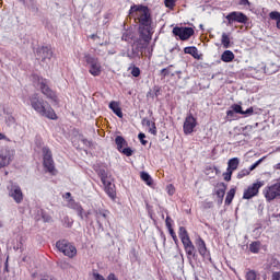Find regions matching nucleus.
<instances>
[{"label":"nucleus","instance_id":"12","mask_svg":"<svg viewBox=\"0 0 280 280\" xmlns=\"http://www.w3.org/2000/svg\"><path fill=\"white\" fill-rule=\"evenodd\" d=\"M10 198H13L16 205H21L23 202V190H21V186L18 184H11L8 187Z\"/></svg>","mask_w":280,"mask_h":280},{"label":"nucleus","instance_id":"19","mask_svg":"<svg viewBox=\"0 0 280 280\" xmlns=\"http://www.w3.org/2000/svg\"><path fill=\"white\" fill-rule=\"evenodd\" d=\"M95 218H96V222L100 226V229H102V224H104V222H108V213H110L108 210H95Z\"/></svg>","mask_w":280,"mask_h":280},{"label":"nucleus","instance_id":"27","mask_svg":"<svg viewBox=\"0 0 280 280\" xmlns=\"http://www.w3.org/2000/svg\"><path fill=\"white\" fill-rule=\"evenodd\" d=\"M178 235L182 240V244L191 241V238H189V233L187 232V229H185V226H179Z\"/></svg>","mask_w":280,"mask_h":280},{"label":"nucleus","instance_id":"17","mask_svg":"<svg viewBox=\"0 0 280 280\" xmlns=\"http://www.w3.org/2000/svg\"><path fill=\"white\" fill-rule=\"evenodd\" d=\"M36 55L38 59H42V61L45 62L46 60H51L54 51H51V48L43 46L40 48H37Z\"/></svg>","mask_w":280,"mask_h":280},{"label":"nucleus","instance_id":"23","mask_svg":"<svg viewBox=\"0 0 280 280\" xmlns=\"http://www.w3.org/2000/svg\"><path fill=\"white\" fill-rule=\"evenodd\" d=\"M109 108L113 110L114 114H116L119 119H124V112H121V107L119 106V102L112 101L109 103Z\"/></svg>","mask_w":280,"mask_h":280},{"label":"nucleus","instance_id":"46","mask_svg":"<svg viewBox=\"0 0 280 280\" xmlns=\"http://www.w3.org/2000/svg\"><path fill=\"white\" fill-rule=\"evenodd\" d=\"M248 174H250L249 168L248 170L244 168L241 172H238L237 178H244V176H248Z\"/></svg>","mask_w":280,"mask_h":280},{"label":"nucleus","instance_id":"15","mask_svg":"<svg viewBox=\"0 0 280 280\" xmlns=\"http://www.w3.org/2000/svg\"><path fill=\"white\" fill-rule=\"evenodd\" d=\"M183 246L190 266H194L191 264V260L198 259V254L196 253V246H194V243L191 241H187L186 243H183Z\"/></svg>","mask_w":280,"mask_h":280},{"label":"nucleus","instance_id":"9","mask_svg":"<svg viewBox=\"0 0 280 280\" xmlns=\"http://www.w3.org/2000/svg\"><path fill=\"white\" fill-rule=\"evenodd\" d=\"M173 34L174 36H178L179 40H189V38L194 36L195 31L192 27L175 26Z\"/></svg>","mask_w":280,"mask_h":280},{"label":"nucleus","instance_id":"26","mask_svg":"<svg viewBox=\"0 0 280 280\" xmlns=\"http://www.w3.org/2000/svg\"><path fill=\"white\" fill-rule=\"evenodd\" d=\"M115 143L117 145L118 152H121L124 148H128V141H126V139H124L121 136H117L115 138Z\"/></svg>","mask_w":280,"mask_h":280},{"label":"nucleus","instance_id":"10","mask_svg":"<svg viewBox=\"0 0 280 280\" xmlns=\"http://www.w3.org/2000/svg\"><path fill=\"white\" fill-rule=\"evenodd\" d=\"M43 159H44V167L47 170V172H49L50 174H52V172L56 171V166L54 165V158L51 155V150H49V148L44 147L43 148Z\"/></svg>","mask_w":280,"mask_h":280},{"label":"nucleus","instance_id":"14","mask_svg":"<svg viewBox=\"0 0 280 280\" xmlns=\"http://www.w3.org/2000/svg\"><path fill=\"white\" fill-rule=\"evenodd\" d=\"M198 126V121L194 117V115L189 114L186 116L185 121H184V135H191L194 132V128Z\"/></svg>","mask_w":280,"mask_h":280},{"label":"nucleus","instance_id":"7","mask_svg":"<svg viewBox=\"0 0 280 280\" xmlns=\"http://www.w3.org/2000/svg\"><path fill=\"white\" fill-rule=\"evenodd\" d=\"M262 194L268 202H272V200H277V198H280V182L265 187Z\"/></svg>","mask_w":280,"mask_h":280},{"label":"nucleus","instance_id":"55","mask_svg":"<svg viewBox=\"0 0 280 280\" xmlns=\"http://www.w3.org/2000/svg\"><path fill=\"white\" fill-rule=\"evenodd\" d=\"M31 10L33 12H38V7L36 5V2H34V0H31Z\"/></svg>","mask_w":280,"mask_h":280},{"label":"nucleus","instance_id":"54","mask_svg":"<svg viewBox=\"0 0 280 280\" xmlns=\"http://www.w3.org/2000/svg\"><path fill=\"white\" fill-rule=\"evenodd\" d=\"M235 109L232 108L230 110L226 112V116L230 118V119H233V117H235Z\"/></svg>","mask_w":280,"mask_h":280},{"label":"nucleus","instance_id":"2","mask_svg":"<svg viewBox=\"0 0 280 280\" xmlns=\"http://www.w3.org/2000/svg\"><path fill=\"white\" fill-rule=\"evenodd\" d=\"M32 81L35 84V86L39 88L40 93H43V95H45V97H47V100L55 102V104L58 103V96L56 95L54 90H51V88H49V80H47L38 74H33Z\"/></svg>","mask_w":280,"mask_h":280},{"label":"nucleus","instance_id":"3","mask_svg":"<svg viewBox=\"0 0 280 280\" xmlns=\"http://www.w3.org/2000/svg\"><path fill=\"white\" fill-rule=\"evenodd\" d=\"M135 12L137 13L140 27L152 26V15H150V9L148 7L133 4L129 10V14L132 16Z\"/></svg>","mask_w":280,"mask_h":280},{"label":"nucleus","instance_id":"48","mask_svg":"<svg viewBox=\"0 0 280 280\" xmlns=\"http://www.w3.org/2000/svg\"><path fill=\"white\" fill-rule=\"evenodd\" d=\"M168 233H170L171 237L173 238V242H175V244H178V237L176 236V232H174L173 228H171V230H168Z\"/></svg>","mask_w":280,"mask_h":280},{"label":"nucleus","instance_id":"30","mask_svg":"<svg viewBox=\"0 0 280 280\" xmlns=\"http://www.w3.org/2000/svg\"><path fill=\"white\" fill-rule=\"evenodd\" d=\"M264 71L266 75H273V73H277V71H279V67L275 63H271L269 66H266Z\"/></svg>","mask_w":280,"mask_h":280},{"label":"nucleus","instance_id":"59","mask_svg":"<svg viewBox=\"0 0 280 280\" xmlns=\"http://www.w3.org/2000/svg\"><path fill=\"white\" fill-rule=\"evenodd\" d=\"M238 4L240 5H250V1H248V0H240Z\"/></svg>","mask_w":280,"mask_h":280},{"label":"nucleus","instance_id":"16","mask_svg":"<svg viewBox=\"0 0 280 280\" xmlns=\"http://www.w3.org/2000/svg\"><path fill=\"white\" fill-rule=\"evenodd\" d=\"M150 27L151 26H144V27L140 26L139 27L140 38L138 40H140V43H142V45H144V47H148V45L152 40V33L150 32Z\"/></svg>","mask_w":280,"mask_h":280},{"label":"nucleus","instance_id":"43","mask_svg":"<svg viewBox=\"0 0 280 280\" xmlns=\"http://www.w3.org/2000/svg\"><path fill=\"white\" fill-rule=\"evenodd\" d=\"M138 139H139L140 143H141L142 145H148V141L145 140V133L140 132V133L138 135Z\"/></svg>","mask_w":280,"mask_h":280},{"label":"nucleus","instance_id":"42","mask_svg":"<svg viewBox=\"0 0 280 280\" xmlns=\"http://www.w3.org/2000/svg\"><path fill=\"white\" fill-rule=\"evenodd\" d=\"M121 40H125L126 43H130V40H132V33L126 31L121 36Z\"/></svg>","mask_w":280,"mask_h":280},{"label":"nucleus","instance_id":"58","mask_svg":"<svg viewBox=\"0 0 280 280\" xmlns=\"http://www.w3.org/2000/svg\"><path fill=\"white\" fill-rule=\"evenodd\" d=\"M272 280H280V272L279 271H276L272 273Z\"/></svg>","mask_w":280,"mask_h":280},{"label":"nucleus","instance_id":"24","mask_svg":"<svg viewBox=\"0 0 280 280\" xmlns=\"http://www.w3.org/2000/svg\"><path fill=\"white\" fill-rule=\"evenodd\" d=\"M196 246L198 248L199 255H201V257H207V244L205 243V240H202V237H199L196 241Z\"/></svg>","mask_w":280,"mask_h":280},{"label":"nucleus","instance_id":"31","mask_svg":"<svg viewBox=\"0 0 280 280\" xmlns=\"http://www.w3.org/2000/svg\"><path fill=\"white\" fill-rule=\"evenodd\" d=\"M140 178L149 186L151 187V185L154 183V180H152V176H150V174L148 172H141L140 173Z\"/></svg>","mask_w":280,"mask_h":280},{"label":"nucleus","instance_id":"57","mask_svg":"<svg viewBox=\"0 0 280 280\" xmlns=\"http://www.w3.org/2000/svg\"><path fill=\"white\" fill-rule=\"evenodd\" d=\"M93 277L95 280H106V278H104V276L100 275L98 272H94Z\"/></svg>","mask_w":280,"mask_h":280},{"label":"nucleus","instance_id":"38","mask_svg":"<svg viewBox=\"0 0 280 280\" xmlns=\"http://www.w3.org/2000/svg\"><path fill=\"white\" fill-rule=\"evenodd\" d=\"M266 159V156H262L261 159H259L258 161H256L254 164H252L249 166V172H253L255 170H257V167H259V165H261V163H264V160Z\"/></svg>","mask_w":280,"mask_h":280},{"label":"nucleus","instance_id":"6","mask_svg":"<svg viewBox=\"0 0 280 280\" xmlns=\"http://www.w3.org/2000/svg\"><path fill=\"white\" fill-rule=\"evenodd\" d=\"M14 149H10L8 147L0 150V170L8 167V165L14 161Z\"/></svg>","mask_w":280,"mask_h":280},{"label":"nucleus","instance_id":"60","mask_svg":"<svg viewBox=\"0 0 280 280\" xmlns=\"http://www.w3.org/2000/svg\"><path fill=\"white\" fill-rule=\"evenodd\" d=\"M142 124L145 125V126H148L149 128H150V126L152 125V122H151L150 119H148V118H143V119H142Z\"/></svg>","mask_w":280,"mask_h":280},{"label":"nucleus","instance_id":"56","mask_svg":"<svg viewBox=\"0 0 280 280\" xmlns=\"http://www.w3.org/2000/svg\"><path fill=\"white\" fill-rule=\"evenodd\" d=\"M165 224H166V228H167L168 230L173 229V228H172V218L166 217Z\"/></svg>","mask_w":280,"mask_h":280},{"label":"nucleus","instance_id":"62","mask_svg":"<svg viewBox=\"0 0 280 280\" xmlns=\"http://www.w3.org/2000/svg\"><path fill=\"white\" fill-rule=\"evenodd\" d=\"M107 280H119L115 273H109Z\"/></svg>","mask_w":280,"mask_h":280},{"label":"nucleus","instance_id":"28","mask_svg":"<svg viewBox=\"0 0 280 280\" xmlns=\"http://www.w3.org/2000/svg\"><path fill=\"white\" fill-rule=\"evenodd\" d=\"M221 60L222 62H233V60H235V54L231 50H225L221 55Z\"/></svg>","mask_w":280,"mask_h":280},{"label":"nucleus","instance_id":"29","mask_svg":"<svg viewBox=\"0 0 280 280\" xmlns=\"http://www.w3.org/2000/svg\"><path fill=\"white\" fill-rule=\"evenodd\" d=\"M238 166H240V159L233 158L229 160L228 170H230V172H235V170H237Z\"/></svg>","mask_w":280,"mask_h":280},{"label":"nucleus","instance_id":"61","mask_svg":"<svg viewBox=\"0 0 280 280\" xmlns=\"http://www.w3.org/2000/svg\"><path fill=\"white\" fill-rule=\"evenodd\" d=\"M170 51H171V54H174V51H176V54H178L180 51V47L178 45H176Z\"/></svg>","mask_w":280,"mask_h":280},{"label":"nucleus","instance_id":"50","mask_svg":"<svg viewBox=\"0 0 280 280\" xmlns=\"http://www.w3.org/2000/svg\"><path fill=\"white\" fill-rule=\"evenodd\" d=\"M149 132H151V135H153L154 137H156V124L152 122L151 127L149 129Z\"/></svg>","mask_w":280,"mask_h":280},{"label":"nucleus","instance_id":"33","mask_svg":"<svg viewBox=\"0 0 280 280\" xmlns=\"http://www.w3.org/2000/svg\"><path fill=\"white\" fill-rule=\"evenodd\" d=\"M221 43L224 49H229L231 47V38L226 35V33H222Z\"/></svg>","mask_w":280,"mask_h":280},{"label":"nucleus","instance_id":"1","mask_svg":"<svg viewBox=\"0 0 280 280\" xmlns=\"http://www.w3.org/2000/svg\"><path fill=\"white\" fill-rule=\"evenodd\" d=\"M31 102V107L35 113L40 115V117H46L47 119L56 120L58 119V115H56V112L50 106L49 103H47L38 93H34L28 97Z\"/></svg>","mask_w":280,"mask_h":280},{"label":"nucleus","instance_id":"22","mask_svg":"<svg viewBox=\"0 0 280 280\" xmlns=\"http://www.w3.org/2000/svg\"><path fill=\"white\" fill-rule=\"evenodd\" d=\"M103 185H104L105 194H107L109 198L115 199V197L117 196V194L115 192V185L108 180L103 183Z\"/></svg>","mask_w":280,"mask_h":280},{"label":"nucleus","instance_id":"11","mask_svg":"<svg viewBox=\"0 0 280 280\" xmlns=\"http://www.w3.org/2000/svg\"><path fill=\"white\" fill-rule=\"evenodd\" d=\"M264 187V182H256L253 185L248 186L247 189L244 190L243 199L250 200V198H255L259 194V189Z\"/></svg>","mask_w":280,"mask_h":280},{"label":"nucleus","instance_id":"41","mask_svg":"<svg viewBox=\"0 0 280 280\" xmlns=\"http://www.w3.org/2000/svg\"><path fill=\"white\" fill-rule=\"evenodd\" d=\"M129 69H131V75L133 78H139V75H141V69H139V67L133 66L132 68H129Z\"/></svg>","mask_w":280,"mask_h":280},{"label":"nucleus","instance_id":"25","mask_svg":"<svg viewBox=\"0 0 280 280\" xmlns=\"http://www.w3.org/2000/svg\"><path fill=\"white\" fill-rule=\"evenodd\" d=\"M184 54H189L196 60H200V55H198V48L196 46H188L184 48Z\"/></svg>","mask_w":280,"mask_h":280},{"label":"nucleus","instance_id":"37","mask_svg":"<svg viewBox=\"0 0 280 280\" xmlns=\"http://www.w3.org/2000/svg\"><path fill=\"white\" fill-rule=\"evenodd\" d=\"M246 280H257V271L248 270L245 275Z\"/></svg>","mask_w":280,"mask_h":280},{"label":"nucleus","instance_id":"51","mask_svg":"<svg viewBox=\"0 0 280 280\" xmlns=\"http://www.w3.org/2000/svg\"><path fill=\"white\" fill-rule=\"evenodd\" d=\"M175 191H176V189L174 188V185L170 184L167 186V194H168V196H174Z\"/></svg>","mask_w":280,"mask_h":280},{"label":"nucleus","instance_id":"8","mask_svg":"<svg viewBox=\"0 0 280 280\" xmlns=\"http://www.w3.org/2000/svg\"><path fill=\"white\" fill-rule=\"evenodd\" d=\"M225 19L228 21L226 25H233V23H241L242 25H246V23H248V16L240 11L230 12Z\"/></svg>","mask_w":280,"mask_h":280},{"label":"nucleus","instance_id":"49","mask_svg":"<svg viewBox=\"0 0 280 280\" xmlns=\"http://www.w3.org/2000/svg\"><path fill=\"white\" fill-rule=\"evenodd\" d=\"M164 3L167 8H170V10H172V8L176 5V0H164Z\"/></svg>","mask_w":280,"mask_h":280},{"label":"nucleus","instance_id":"32","mask_svg":"<svg viewBox=\"0 0 280 280\" xmlns=\"http://www.w3.org/2000/svg\"><path fill=\"white\" fill-rule=\"evenodd\" d=\"M269 18L271 19V21H276V27L280 30V12L272 11L269 13Z\"/></svg>","mask_w":280,"mask_h":280},{"label":"nucleus","instance_id":"20","mask_svg":"<svg viewBox=\"0 0 280 280\" xmlns=\"http://www.w3.org/2000/svg\"><path fill=\"white\" fill-rule=\"evenodd\" d=\"M217 188L218 205H222V202H224V196H226V184L219 183L217 184Z\"/></svg>","mask_w":280,"mask_h":280},{"label":"nucleus","instance_id":"13","mask_svg":"<svg viewBox=\"0 0 280 280\" xmlns=\"http://www.w3.org/2000/svg\"><path fill=\"white\" fill-rule=\"evenodd\" d=\"M143 49H145V44L141 43V39L137 40L132 45L131 50L127 51V58H129V60L141 58V51H143Z\"/></svg>","mask_w":280,"mask_h":280},{"label":"nucleus","instance_id":"64","mask_svg":"<svg viewBox=\"0 0 280 280\" xmlns=\"http://www.w3.org/2000/svg\"><path fill=\"white\" fill-rule=\"evenodd\" d=\"M40 280H54V278H51V277H49V276H44V277H42Z\"/></svg>","mask_w":280,"mask_h":280},{"label":"nucleus","instance_id":"40","mask_svg":"<svg viewBox=\"0 0 280 280\" xmlns=\"http://www.w3.org/2000/svg\"><path fill=\"white\" fill-rule=\"evenodd\" d=\"M121 154H125V156H132V154H135V151L129 148V147H125L121 151Z\"/></svg>","mask_w":280,"mask_h":280},{"label":"nucleus","instance_id":"53","mask_svg":"<svg viewBox=\"0 0 280 280\" xmlns=\"http://www.w3.org/2000/svg\"><path fill=\"white\" fill-rule=\"evenodd\" d=\"M130 259H131V261H137V250L136 249L130 250Z\"/></svg>","mask_w":280,"mask_h":280},{"label":"nucleus","instance_id":"34","mask_svg":"<svg viewBox=\"0 0 280 280\" xmlns=\"http://www.w3.org/2000/svg\"><path fill=\"white\" fill-rule=\"evenodd\" d=\"M233 198H235V188H231L225 197V205H231L233 202Z\"/></svg>","mask_w":280,"mask_h":280},{"label":"nucleus","instance_id":"35","mask_svg":"<svg viewBox=\"0 0 280 280\" xmlns=\"http://www.w3.org/2000/svg\"><path fill=\"white\" fill-rule=\"evenodd\" d=\"M97 175L101 178L102 183H106L107 178H108V173L106 172V170L104 168H97L96 170Z\"/></svg>","mask_w":280,"mask_h":280},{"label":"nucleus","instance_id":"45","mask_svg":"<svg viewBox=\"0 0 280 280\" xmlns=\"http://www.w3.org/2000/svg\"><path fill=\"white\" fill-rule=\"evenodd\" d=\"M231 176H233V171H230L228 168L226 173H223V178L226 180V183L231 182Z\"/></svg>","mask_w":280,"mask_h":280},{"label":"nucleus","instance_id":"5","mask_svg":"<svg viewBox=\"0 0 280 280\" xmlns=\"http://www.w3.org/2000/svg\"><path fill=\"white\" fill-rule=\"evenodd\" d=\"M84 60L86 65H89L90 67L89 72L91 73V75H94V78H97V75L102 74V63H100V59L91 55H85Z\"/></svg>","mask_w":280,"mask_h":280},{"label":"nucleus","instance_id":"44","mask_svg":"<svg viewBox=\"0 0 280 280\" xmlns=\"http://www.w3.org/2000/svg\"><path fill=\"white\" fill-rule=\"evenodd\" d=\"M5 124H7V126H14V124H16V119H14L13 116H8L5 118Z\"/></svg>","mask_w":280,"mask_h":280},{"label":"nucleus","instance_id":"21","mask_svg":"<svg viewBox=\"0 0 280 280\" xmlns=\"http://www.w3.org/2000/svg\"><path fill=\"white\" fill-rule=\"evenodd\" d=\"M231 108H234L235 113L237 115H245V117H250V115H253V113H255L254 108L253 107H249L247 108L246 110H244L242 108V105H238V104H233L231 106Z\"/></svg>","mask_w":280,"mask_h":280},{"label":"nucleus","instance_id":"36","mask_svg":"<svg viewBox=\"0 0 280 280\" xmlns=\"http://www.w3.org/2000/svg\"><path fill=\"white\" fill-rule=\"evenodd\" d=\"M172 67H174V65H170L166 68H163L160 71L161 78H167V75H172Z\"/></svg>","mask_w":280,"mask_h":280},{"label":"nucleus","instance_id":"4","mask_svg":"<svg viewBox=\"0 0 280 280\" xmlns=\"http://www.w3.org/2000/svg\"><path fill=\"white\" fill-rule=\"evenodd\" d=\"M56 248L59 253H62L66 257L73 259L78 255V249L73 244L69 243L67 240H61L56 243Z\"/></svg>","mask_w":280,"mask_h":280},{"label":"nucleus","instance_id":"52","mask_svg":"<svg viewBox=\"0 0 280 280\" xmlns=\"http://www.w3.org/2000/svg\"><path fill=\"white\" fill-rule=\"evenodd\" d=\"M81 141L83 144H85L86 148H91V145H93V141H91L86 138H83Z\"/></svg>","mask_w":280,"mask_h":280},{"label":"nucleus","instance_id":"47","mask_svg":"<svg viewBox=\"0 0 280 280\" xmlns=\"http://www.w3.org/2000/svg\"><path fill=\"white\" fill-rule=\"evenodd\" d=\"M202 209H213V201H203L201 205Z\"/></svg>","mask_w":280,"mask_h":280},{"label":"nucleus","instance_id":"39","mask_svg":"<svg viewBox=\"0 0 280 280\" xmlns=\"http://www.w3.org/2000/svg\"><path fill=\"white\" fill-rule=\"evenodd\" d=\"M249 250L254 254L259 253V244L257 242H253L252 244H249Z\"/></svg>","mask_w":280,"mask_h":280},{"label":"nucleus","instance_id":"63","mask_svg":"<svg viewBox=\"0 0 280 280\" xmlns=\"http://www.w3.org/2000/svg\"><path fill=\"white\" fill-rule=\"evenodd\" d=\"M182 74H183V71H180V70H177V71L171 73L172 78H174V75H178L179 79H180Z\"/></svg>","mask_w":280,"mask_h":280},{"label":"nucleus","instance_id":"18","mask_svg":"<svg viewBox=\"0 0 280 280\" xmlns=\"http://www.w3.org/2000/svg\"><path fill=\"white\" fill-rule=\"evenodd\" d=\"M68 208L77 211L79 218H81V220H84V208H82V205H80V202H77L73 198H70L68 200Z\"/></svg>","mask_w":280,"mask_h":280}]
</instances>
